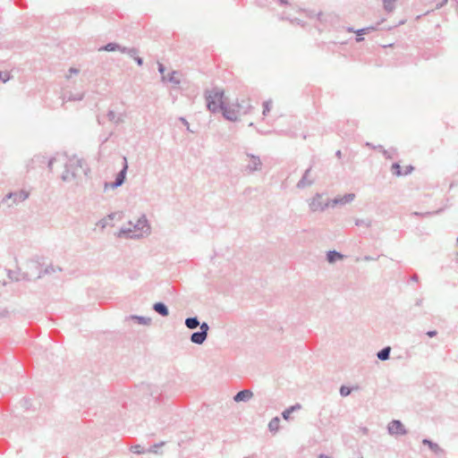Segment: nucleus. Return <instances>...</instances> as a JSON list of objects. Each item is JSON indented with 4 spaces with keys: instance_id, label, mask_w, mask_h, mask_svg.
Here are the masks:
<instances>
[{
    "instance_id": "c756f323",
    "label": "nucleus",
    "mask_w": 458,
    "mask_h": 458,
    "mask_svg": "<svg viewBox=\"0 0 458 458\" xmlns=\"http://www.w3.org/2000/svg\"><path fill=\"white\" fill-rule=\"evenodd\" d=\"M47 157L44 155H41V154H38V155H35L32 158H31V163L32 164H38V165H43L46 163Z\"/></svg>"
},
{
    "instance_id": "a878e982",
    "label": "nucleus",
    "mask_w": 458,
    "mask_h": 458,
    "mask_svg": "<svg viewBox=\"0 0 458 458\" xmlns=\"http://www.w3.org/2000/svg\"><path fill=\"white\" fill-rule=\"evenodd\" d=\"M280 426V419L278 417H274L268 423V429L271 432H277Z\"/></svg>"
},
{
    "instance_id": "a18cd8bd",
    "label": "nucleus",
    "mask_w": 458,
    "mask_h": 458,
    "mask_svg": "<svg viewBox=\"0 0 458 458\" xmlns=\"http://www.w3.org/2000/svg\"><path fill=\"white\" fill-rule=\"evenodd\" d=\"M9 310L7 309L0 310V318H7L9 316Z\"/></svg>"
},
{
    "instance_id": "cd10ccee",
    "label": "nucleus",
    "mask_w": 458,
    "mask_h": 458,
    "mask_svg": "<svg viewBox=\"0 0 458 458\" xmlns=\"http://www.w3.org/2000/svg\"><path fill=\"white\" fill-rule=\"evenodd\" d=\"M384 10L392 13L395 8L396 0H382Z\"/></svg>"
},
{
    "instance_id": "9b49d317",
    "label": "nucleus",
    "mask_w": 458,
    "mask_h": 458,
    "mask_svg": "<svg viewBox=\"0 0 458 458\" xmlns=\"http://www.w3.org/2000/svg\"><path fill=\"white\" fill-rule=\"evenodd\" d=\"M384 21V19L381 20V21L377 22L375 26H369V27H365V28H361V29H358L355 30V34H356V41L357 42H361L364 40V38L362 37V35H366L371 31H374L376 30H377V27L379 26V24L381 22Z\"/></svg>"
},
{
    "instance_id": "0e129e2a",
    "label": "nucleus",
    "mask_w": 458,
    "mask_h": 458,
    "mask_svg": "<svg viewBox=\"0 0 458 458\" xmlns=\"http://www.w3.org/2000/svg\"><path fill=\"white\" fill-rule=\"evenodd\" d=\"M323 13L322 12H319L318 13H316L315 17L318 20V21H321V17H322Z\"/></svg>"
},
{
    "instance_id": "393cba45",
    "label": "nucleus",
    "mask_w": 458,
    "mask_h": 458,
    "mask_svg": "<svg viewBox=\"0 0 458 458\" xmlns=\"http://www.w3.org/2000/svg\"><path fill=\"white\" fill-rule=\"evenodd\" d=\"M121 53L126 54L131 58H135L139 54V50L136 47H127L123 46Z\"/></svg>"
},
{
    "instance_id": "e433bc0d",
    "label": "nucleus",
    "mask_w": 458,
    "mask_h": 458,
    "mask_svg": "<svg viewBox=\"0 0 458 458\" xmlns=\"http://www.w3.org/2000/svg\"><path fill=\"white\" fill-rule=\"evenodd\" d=\"M165 442H164V441H161L159 443L154 444L152 446H150L148 449V453H153V454H158V448H160L163 445H165Z\"/></svg>"
},
{
    "instance_id": "a211bd4d",
    "label": "nucleus",
    "mask_w": 458,
    "mask_h": 458,
    "mask_svg": "<svg viewBox=\"0 0 458 458\" xmlns=\"http://www.w3.org/2000/svg\"><path fill=\"white\" fill-rule=\"evenodd\" d=\"M123 46L116 42H109L98 48L99 51H106V52H114V51H120L122 49Z\"/></svg>"
},
{
    "instance_id": "09e8293b",
    "label": "nucleus",
    "mask_w": 458,
    "mask_h": 458,
    "mask_svg": "<svg viewBox=\"0 0 458 458\" xmlns=\"http://www.w3.org/2000/svg\"><path fill=\"white\" fill-rule=\"evenodd\" d=\"M447 3H448V0H442L441 2L437 4L436 8L440 9V8L444 7Z\"/></svg>"
},
{
    "instance_id": "f257e3e1",
    "label": "nucleus",
    "mask_w": 458,
    "mask_h": 458,
    "mask_svg": "<svg viewBox=\"0 0 458 458\" xmlns=\"http://www.w3.org/2000/svg\"><path fill=\"white\" fill-rule=\"evenodd\" d=\"M204 97L206 99L207 108L209 112L213 114L221 112L225 119L230 122H236L238 120L236 114L237 111L233 108H230L224 100V89L216 87L211 89H206L204 91Z\"/></svg>"
},
{
    "instance_id": "f03ea898",
    "label": "nucleus",
    "mask_w": 458,
    "mask_h": 458,
    "mask_svg": "<svg viewBox=\"0 0 458 458\" xmlns=\"http://www.w3.org/2000/svg\"><path fill=\"white\" fill-rule=\"evenodd\" d=\"M130 227H122L118 233V237L127 239H140L150 233L151 228L146 215L142 214L135 224L129 222Z\"/></svg>"
},
{
    "instance_id": "e2e57ef3",
    "label": "nucleus",
    "mask_w": 458,
    "mask_h": 458,
    "mask_svg": "<svg viewBox=\"0 0 458 458\" xmlns=\"http://www.w3.org/2000/svg\"><path fill=\"white\" fill-rule=\"evenodd\" d=\"M258 132L260 133V134H263V135H267V134H269L271 133L270 131H264V130H258Z\"/></svg>"
},
{
    "instance_id": "69168bd1",
    "label": "nucleus",
    "mask_w": 458,
    "mask_h": 458,
    "mask_svg": "<svg viewBox=\"0 0 458 458\" xmlns=\"http://www.w3.org/2000/svg\"><path fill=\"white\" fill-rule=\"evenodd\" d=\"M376 259H377L372 258V257H370V256H365V257H364V260H367V261H369V260H376Z\"/></svg>"
},
{
    "instance_id": "2f4dec72",
    "label": "nucleus",
    "mask_w": 458,
    "mask_h": 458,
    "mask_svg": "<svg viewBox=\"0 0 458 458\" xmlns=\"http://www.w3.org/2000/svg\"><path fill=\"white\" fill-rule=\"evenodd\" d=\"M131 452L136 454H142L148 452L143 446L140 445H131L130 448Z\"/></svg>"
},
{
    "instance_id": "5fc2aeb1",
    "label": "nucleus",
    "mask_w": 458,
    "mask_h": 458,
    "mask_svg": "<svg viewBox=\"0 0 458 458\" xmlns=\"http://www.w3.org/2000/svg\"><path fill=\"white\" fill-rule=\"evenodd\" d=\"M280 5H291L288 0H277Z\"/></svg>"
},
{
    "instance_id": "20e7f679",
    "label": "nucleus",
    "mask_w": 458,
    "mask_h": 458,
    "mask_svg": "<svg viewBox=\"0 0 458 458\" xmlns=\"http://www.w3.org/2000/svg\"><path fill=\"white\" fill-rule=\"evenodd\" d=\"M29 192L24 190L9 192L2 199L1 205L7 204V206L11 208L13 205H16L27 199L29 198Z\"/></svg>"
},
{
    "instance_id": "a19ab883",
    "label": "nucleus",
    "mask_w": 458,
    "mask_h": 458,
    "mask_svg": "<svg viewBox=\"0 0 458 458\" xmlns=\"http://www.w3.org/2000/svg\"><path fill=\"white\" fill-rule=\"evenodd\" d=\"M11 79V76L8 72H0V81L5 83Z\"/></svg>"
},
{
    "instance_id": "c9c22d12",
    "label": "nucleus",
    "mask_w": 458,
    "mask_h": 458,
    "mask_svg": "<svg viewBox=\"0 0 458 458\" xmlns=\"http://www.w3.org/2000/svg\"><path fill=\"white\" fill-rule=\"evenodd\" d=\"M281 19L282 20H287V21H290L292 23H296L298 25H301L303 26L304 25V22L298 19V18H294V19H292L289 15H287L285 13H284L281 16Z\"/></svg>"
},
{
    "instance_id": "de8ad7c7",
    "label": "nucleus",
    "mask_w": 458,
    "mask_h": 458,
    "mask_svg": "<svg viewBox=\"0 0 458 458\" xmlns=\"http://www.w3.org/2000/svg\"><path fill=\"white\" fill-rule=\"evenodd\" d=\"M133 60L135 61V63L139 65V66H142L143 65V58L137 55L135 58H133Z\"/></svg>"
},
{
    "instance_id": "37998d69",
    "label": "nucleus",
    "mask_w": 458,
    "mask_h": 458,
    "mask_svg": "<svg viewBox=\"0 0 458 458\" xmlns=\"http://www.w3.org/2000/svg\"><path fill=\"white\" fill-rule=\"evenodd\" d=\"M56 161V157H50L48 160H47V167L50 171L53 170V165L54 163Z\"/></svg>"
},
{
    "instance_id": "aec40b11",
    "label": "nucleus",
    "mask_w": 458,
    "mask_h": 458,
    "mask_svg": "<svg viewBox=\"0 0 458 458\" xmlns=\"http://www.w3.org/2000/svg\"><path fill=\"white\" fill-rule=\"evenodd\" d=\"M177 74V71H172L170 73L167 74V76L163 75L161 79L163 81H168L174 85H179L181 83V81L179 78L176 77Z\"/></svg>"
},
{
    "instance_id": "58836bf2",
    "label": "nucleus",
    "mask_w": 458,
    "mask_h": 458,
    "mask_svg": "<svg viewBox=\"0 0 458 458\" xmlns=\"http://www.w3.org/2000/svg\"><path fill=\"white\" fill-rule=\"evenodd\" d=\"M199 327V331H200L202 333H205L207 335H208V331H209L210 327H209V325L207 322H205V321L201 322Z\"/></svg>"
},
{
    "instance_id": "9d476101",
    "label": "nucleus",
    "mask_w": 458,
    "mask_h": 458,
    "mask_svg": "<svg viewBox=\"0 0 458 458\" xmlns=\"http://www.w3.org/2000/svg\"><path fill=\"white\" fill-rule=\"evenodd\" d=\"M355 198L354 193H346L343 197H335L333 199H330L331 208H335L337 205H344L352 202Z\"/></svg>"
},
{
    "instance_id": "6e6d98bb",
    "label": "nucleus",
    "mask_w": 458,
    "mask_h": 458,
    "mask_svg": "<svg viewBox=\"0 0 458 458\" xmlns=\"http://www.w3.org/2000/svg\"><path fill=\"white\" fill-rule=\"evenodd\" d=\"M69 72H70L71 74H77V73H79V70H78L77 68L71 67V68L69 69Z\"/></svg>"
},
{
    "instance_id": "473e14b6",
    "label": "nucleus",
    "mask_w": 458,
    "mask_h": 458,
    "mask_svg": "<svg viewBox=\"0 0 458 458\" xmlns=\"http://www.w3.org/2000/svg\"><path fill=\"white\" fill-rule=\"evenodd\" d=\"M391 171L396 176H402L403 175L402 167H401V165H400V164L398 162L393 163V165L391 166Z\"/></svg>"
},
{
    "instance_id": "423d86ee",
    "label": "nucleus",
    "mask_w": 458,
    "mask_h": 458,
    "mask_svg": "<svg viewBox=\"0 0 458 458\" xmlns=\"http://www.w3.org/2000/svg\"><path fill=\"white\" fill-rule=\"evenodd\" d=\"M387 430L390 435L404 436L407 434V429L399 420H393L389 422L387 425Z\"/></svg>"
},
{
    "instance_id": "f704fd0d",
    "label": "nucleus",
    "mask_w": 458,
    "mask_h": 458,
    "mask_svg": "<svg viewBox=\"0 0 458 458\" xmlns=\"http://www.w3.org/2000/svg\"><path fill=\"white\" fill-rule=\"evenodd\" d=\"M441 210H437L436 212H418L414 211L411 213V216L418 217H428L433 216L434 214H438Z\"/></svg>"
},
{
    "instance_id": "6e6552de",
    "label": "nucleus",
    "mask_w": 458,
    "mask_h": 458,
    "mask_svg": "<svg viewBox=\"0 0 458 458\" xmlns=\"http://www.w3.org/2000/svg\"><path fill=\"white\" fill-rule=\"evenodd\" d=\"M247 156L250 158V163L246 166L245 171L249 174L259 171L262 167V162L259 157L250 153H247Z\"/></svg>"
},
{
    "instance_id": "c03bdc74",
    "label": "nucleus",
    "mask_w": 458,
    "mask_h": 458,
    "mask_svg": "<svg viewBox=\"0 0 458 458\" xmlns=\"http://www.w3.org/2000/svg\"><path fill=\"white\" fill-rule=\"evenodd\" d=\"M157 70H158V72L163 76L165 75V67L163 64L161 63H158V65H157Z\"/></svg>"
},
{
    "instance_id": "412c9836",
    "label": "nucleus",
    "mask_w": 458,
    "mask_h": 458,
    "mask_svg": "<svg viewBox=\"0 0 458 458\" xmlns=\"http://www.w3.org/2000/svg\"><path fill=\"white\" fill-rule=\"evenodd\" d=\"M301 409V405L300 403H295L290 407H288L287 409H285L283 412H282V417L284 420H289L290 418H291V414L296 411H299Z\"/></svg>"
},
{
    "instance_id": "dca6fc26",
    "label": "nucleus",
    "mask_w": 458,
    "mask_h": 458,
    "mask_svg": "<svg viewBox=\"0 0 458 458\" xmlns=\"http://www.w3.org/2000/svg\"><path fill=\"white\" fill-rule=\"evenodd\" d=\"M344 257V256L341 252L335 250H331L327 252V260L330 264H333L338 260L343 259Z\"/></svg>"
},
{
    "instance_id": "0eeeda50",
    "label": "nucleus",
    "mask_w": 458,
    "mask_h": 458,
    "mask_svg": "<svg viewBox=\"0 0 458 458\" xmlns=\"http://www.w3.org/2000/svg\"><path fill=\"white\" fill-rule=\"evenodd\" d=\"M76 163H77L76 167H73L72 165L65 164L64 171L61 176V178L64 182H71L73 179H75L77 167H81L82 160H77Z\"/></svg>"
},
{
    "instance_id": "864d4df0",
    "label": "nucleus",
    "mask_w": 458,
    "mask_h": 458,
    "mask_svg": "<svg viewBox=\"0 0 458 458\" xmlns=\"http://www.w3.org/2000/svg\"><path fill=\"white\" fill-rule=\"evenodd\" d=\"M107 224H108V223H107V218H106H106H104V219H102V220H100V221L98 222V225H99L101 227H103V228H104V227H106V226L107 225Z\"/></svg>"
},
{
    "instance_id": "338daca9",
    "label": "nucleus",
    "mask_w": 458,
    "mask_h": 458,
    "mask_svg": "<svg viewBox=\"0 0 458 458\" xmlns=\"http://www.w3.org/2000/svg\"><path fill=\"white\" fill-rule=\"evenodd\" d=\"M335 156H336L338 158H341V157H342V151H341V150H337V151L335 152Z\"/></svg>"
},
{
    "instance_id": "8fccbe9b",
    "label": "nucleus",
    "mask_w": 458,
    "mask_h": 458,
    "mask_svg": "<svg viewBox=\"0 0 458 458\" xmlns=\"http://www.w3.org/2000/svg\"><path fill=\"white\" fill-rule=\"evenodd\" d=\"M116 216H119V217H121V214L120 213H116V212H114V213H110L108 216H107V219L108 220H113Z\"/></svg>"
},
{
    "instance_id": "7c9ffc66",
    "label": "nucleus",
    "mask_w": 458,
    "mask_h": 458,
    "mask_svg": "<svg viewBox=\"0 0 458 458\" xmlns=\"http://www.w3.org/2000/svg\"><path fill=\"white\" fill-rule=\"evenodd\" d=\"M272 105H273V102H272L271 99H268V100H266V101L263 102L262 114L264 116H267L269 114V112H270V110L272 108Z\"/></svg>"
},
{
    "instance_id": "72a5a7b5",
    "label": "nucleus",
    "mask_w": 458,
    "mask_h": 458,
    "mask_svg": "<svg viewBox=\"0 0 458 458\" xmlns=\"http://www.w3.org/2000/svg\"><path fill=\"white\" fill-rule=\"evenodd\" d=\"M352 390H353V387L343 385V386H341V387L339 389V393H340L341 396L346 397L351 394Z\"/></svg>"
},
{
    "instance_id": "5701e85b",
    "label": "nucleus",
    "mask_w": 458,
    "mask_h": 458,
    "mask_svg": "<svg viewBox=\"0 0 458 458\" xmlns=\"http://www.w3.org/2000/svg\"><path fill=\"white\" fill-rule=\"evenodd\" d=\"M62 267H55L53 265L47 266L45 269H41L38 273V278H41L45 275H50L56 271H62Z\"/></svg>"
},
{
    "instance_id": "774afa93",
    "label": "nucleus",
    "mask_w": 458,
    "mask_h": 458,
    "mask_svg": "<svg viewBox=\"0 0 458 458\" xmlns=\"http://www.w3.org/2000/svg\"><path fill=\"white\" fill-rule=\"evenodd\" d=\"M376 149H379L381 152H383L384 147L382 145L376 146Z\"/></svg>"
},
{
    "instance_id": "bf43d9fd",
    "label": "nucleus",
    "mask_w": 458,
    "mask_h": 458,
    "mask_svg": "<svg viewBox=\"0 0 458 458\" xmlns=\"http://www.w3.org/2000/svg\"><path fill=\"white\" fill-rule=\"evenodd\" d=\"M422 302H423V300L422 299H418L416 301H415V306L417 307H420L422 305Z\"/></svg>"
},
{
    "instance_id": "4468645a",
    "label": "nucleus",
    "mask_w": 458,
    "mask_h": 458,
    "mask_svg": "<svg viewBox=\"0 0 458 458\" xmlns=\"http://www.w3.org/2000/svg\"><path fill=\"white\" fill-rule=\"evenodd\" d=\"M208 338V335L205 333H202L200 331L193 332L191 336L190 340L192 344H202Z\"/></svg>"
},
{
    "instance_id": "ea45409f",
    "label": "nucleus",
    "mask_w": 458,
    "mask_h": 458,
    "mask_svg": "<svg viewBox=\"0 0 458 458\" xmlns=\"http://www.w3.org/2000/svg\"><path fill=\"white\" fill-rule=\"evenodd\" d=\"M396 149L395 148H391L390 150H387V149H383V156L386 158V159H392L394 157L393 153H395Z\"/></svg>"
},
{
    "instance_id": "49530a36",
    "label": "nucleus",
    "mask_w": 458,
    "mask_h": 458,
    "mask_svg": "<svg viewBox=\"0 0 458 458\" xmlns=\"http://www.w3.org/2000/svg\"><path fill=\"white\" fill-rule=\"evenodd\" d=\"M413 170H414V167H413L411 165H410L406 166L405 171H404V172H403V175H408V174H410Z\"/></svg>"
},
{
    "instance_id": "4be33fe9",
    "label": "nucleus",
    "mask_w": 458,
    "mask_h": 458,
    "mask_svg": "<svg viewBox=\"0 0 458 458\" xmlns=\"http://www.w3.org/2000/svg\"><path fill=\"white\" fill-rule=\"evenodd\" d=\"M390 353H391V347L390 346H385L384 348H382L381 350H379L377 352V358L379 360L386 361V360H389Z\"/></svg>"
},
{
    "instance_id": "c85d7f7f",
    "label": "nucleus",
    "mask_w": 458,
    "mask_h": 458,
    "mask_svg": "<svg viewBox=\"0 0 458 458\" xmlns=\"http://www.w3.org/2000/svg\"><path fill=\"white\" fill-rule=\"evenodd\" d=\"M20 274H21L20 269H17V270L7 269V276L12 281H15V282L21 281Z\"/></svg>"
},
{
    "instance_id": "1a4fd4ad",
    "label": "nucleus",
    "mask_w": 458,
    "mask_h": 458,
    "mask_svg": "<svg viewBox=\"0 0 458 458\" xmlns=\"http://www.w3.org/2000/svg\"><path fill=\"white\" fill-rule=\"evenodd\" d=\"M313 165H310L303 173L301 178L299 180V182L296 184V187L298 189H304L306 187L311 186L314 183V179H310V174L312 170Z\"/></svg>"
},
{
    "instance_id": "2eb2a0df",
    "label": "nucleus",
    "mask_w": 458,
    "mask_h": 458,
    "mask_svg": "<svg viewBox=\"0 0 458 458\" xmlns=\"http://www.w3.org/2000/svg\"><path fill=\"white\" fill-rule=\"evenodd\" d=\"M422 444L428 446V448L436 454L444 453V450L435 442L429 438H423Z\"/></svg>"
},
{
    "instance_id": "603ef678",
    "label": "nucleus",
    "mask_w": 458,
    "mask_h": 458,
    "mask_svg": "<svg viewBox=\"0 0 458 458\" xmlns=\"http://www.w3.org/2000/svg\"><path fill=\"white\" fill-rule=\"evenodd\" d=\"M20 276H21V280H25V281H30V277H29V275L28 273H21L20 274Z\"/></svg>"
},
{
    "instance_id": "7ed1b4c3",
    "label": "nucleus",
    "mask_w": 458,
    "mask_h": 458,
    "mask_svg": "<svg viewBox=\"0 0 458 458\" xmlns=\"http://www.w3.org/2000/svg\"><path fill=\"white\" fill-rule=\"evenodd\" d=\"M123 167L116 174L114 181L106 182L104 183V191H107L108 189H116L124 183L128 171V162L126 157H123Z\"/></svg>"
},
{
    "instance_id": "ddd939ff",
    "label": "nucleus",
    "mask_w": 458,
    "mask_h": 458,
    "mask_svg": "<svg viewBox=\"0 0 458 458\" xmlns=\"http://www.w3.org/2000/svg\"><path fill=\"white\" fill-rule=\"evenodd\" d=\"M152 309L155 312L162 317H167L169 315V309L167 305L163 301H157L153 304Z\"/></svg>"
},
{
    "instance_id": "6ab92c4d",
    "label": "nucleus",
    "mask_w": 458,
    "mask_h": 458,
    "mask_svg": "<svg viewBox=\"0 0 458 458\" xmlns=\"http://www.w3.org/2000/svg\"><path fill=\"white\" fill-rule=\"evenodd\" d=\"M184 325L189 329H196L200 325V322L197 316H193L186 318L184 320Z\"/></svg>"
},
{
    "instance_id": "052dcab7",
    "label": "nucleus",
    "mask_w": 458,
    "mask_h": 458,
    "mask_svg": "<svg viewBox=\"0 0 458 458\" xmlns=\"http://www.w3.org/2000/svg\"><path fill=\"white\" fill-rule=\"evenodd\" d=\"M317 458H332V457L329 456V455H327L325 454H320L318 455Z\"/></svg>"
},
{
    "instance_id": "4d7b16f0",
    "label": "nucleus",
    "mask_w": 458,
    "mask_h": 458,
    "mask_svg": "<svg viewBox=\"0 0 458 458\" xmlns=\"http://www.w3.org/2000/svg\"><path fill=\"white\" fill-rule=\"evenodd\" d=\"M410 280L412 281V282H418L419 281V276L418 275L414 274L412 275L411 277H410Z\"/></svg>"
},
{
    "instance_id": "3c124183",
    "label": "nucleus",
    "mask_w": 458,
    "mask_h": 458,
    "mask_svg": "<svg viewBox=\"0 0 458 458\" xmlns=\"http://www.w3.org/2000/svg\"><path fill=\"white\" fill-rule=\"evenodd\" d=\"M426 335L428 336V337H434L437 335V330H428Z\"/></svg>"
},
{
    "instance_id": "13d9d810",
    "label": "nucleus",
    "mask_w": 458,
    "mask_h": 458,
    "mask_svg": "<svg viewBox=\"0 0 458 458\" xmlns=\"http://www.w3.org/2000/svg\"><path fill=\"white\" fill-rule=\"evenodd\" d=\"M83 98V95H80L79 97L78 96H75L74 98H70L69 99L70 100H81Z\"/></svg>"
},
{
    "instance_id": "79ce46f5",
    "label": "nucleus",
    "mask_w": 458,
    "mask_h": 458,
    "mask_svg": "<svg viewBox=\"0 0 458 458\" xmlns=\"http://www.w3.org/2000/svg\"><path fill=\"white\" fill-rule=\"evenodd\" d=\"M179 121L186 127V130L188 131L192 132V133L194 132L192 130H191L190 124H189L188 121L186 120V118L181 116V117H179Z\"/></svg>"
},
{
    "instance_id": "f3484780",
    "label": "nucleus",
    "mask_w": 458,
    "mask_h": 458,
    "mask_svg": "<svg viewBox=\"0 0 458 458\" xmlns=\"http://www.w3.org/2000/svg\"><path fill=\"white\" fill-rule=\"evenodd\" d=\"M129 319L135 321L140 325L149 326L151 324V318L149 317L140 316V315H130Z\"/></svg>"
},
{
    "instance_id": "39448f33",
    "label": "nucleus",
    "mask_w": 458,
    "mask_h": 458,
    "mask_svg": "<svg viewBox=\"0 0 458 458\" xmlns=\"http://www.w3.org/2000/svg\"><path fill=\"white\" fill-rule=\"evenodd\" d=\"M323 194L316 193L311 201L310 202V208L312 212L324 211L326 208L331 207L330 199L326 201L322 200Z\"/></svg>"
},
{
    "instance_id": "b1692460",
    "label": "nucleus",
    "mask_w": 458,
    "mask_h": 458,
    "mask_svg": "<svg viewBox=\"0 0 458 458\" xmlns=\"http://www.w3.org/2000/svg\"><path fill=\"white\" fill-rule=\"evenodd\" d=\"M109 121L114 123L115 124H119L123 123V115L122 114L116 115L113 110H109L106 114Z\"/></svg>"
},
{
    "instance_id": "f8f14e48",
    "label": "nucleus",
    "mask_w": 458,
    "mask_h": 458,
    "mask_svg": "<svg viewBox=\"0 0 458 458\" xmlns=\"http://www.w3.org/2000/svg\"><path fill=\"white\" fill-rule=\"evenodd\" d=\"M253 396V393L250 389H243L236 393V394L233 396V401L236 403L240 402H249Z\"/></svg>"
},
{
    "instance_id": "680f3d73",
    "label": "nucleus",
    "mask_w": 458,
    "mask_h": 458,
    "mask_svg": "<svg viewBox=\"0 0 458 458\" xmlns=\"http://www.w3.org/2000/svg\"><path fill=\"white\" fill-rule=\"evenodd\" d=\"M365 145L370 148L376 149V146L370 142H366Z\"/></svg>"
},
{
    "instance_id": "4c0bfd02",
    "label": "nucleus",
    "mask_w": 458,
    "mask_h": 458,
    "mask_svg": "<svg viewBox=\"0 0 458 458\" xmlns=\"http://www.w3.org/2000/svg\"><path fill=\"white\" fill-rule=\"evenodd\" d=\"M355 225L357 226H366L370 227L371 226V221L369 219H356L355 220Z\"/></svg>"
},
{
    "instance_id": "bb28decb",
    "label": "nucleus",
    "mask_w": 458,
    "mask_h": 458,
    "mask_svg": "<svg viewBox=\"0 0 458 458\" xmlns=\"http://www.w3.org/2000/svg\"><path fill=\"white\" fill-rule=\"evenodd\" d=\"M236 106L238 108L237 111L240 112L242 110L243 114H246L252 107L249 101L244 100H242L241 103L237 101Z\"/></svg>"
}]
</instances>
